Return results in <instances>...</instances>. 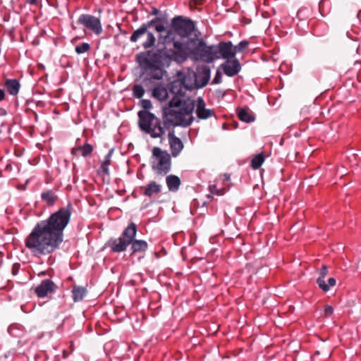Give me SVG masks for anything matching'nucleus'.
<instances>
[{
    "instance_id": "f257e3e1",
    "label": "nucleus",
    "mask_w": 361,
    "mask_h": 361,
    "mask_svg": "<svg viewBox=\"0 0 361 361\" xmlns=\"http://www.w3.org/2000/svg\"><path fill=\"white\" fill-rule=\"evenodd\" d=\"M72 210L73 206L68 203L35 225L24 240L25 248L33 257L39 258L49 255L60 248Z\"/></svg>"
},
{
    "instance_id": "f03ea898",
    "label": "nucleus",
    "mask_w": 361,
    "mask_h": 361,
    "mask_svg": "<svg viewBox=\"0 0 361 361\" xmlns=\"http://www.w3.org/2000/svg\"><path fill=\"white\" fill-rule=\"evenodd\" d=\"M167 51L168 59L178 63L184 62L189 57L206 63H212L216 59L214 45L207 46L203 39L199 38L197 33L191 39H188L186 44L176 42L174 49Z\"/></svg>"
},
{
    "instance_id": "7ed1b4c3",
    "label": "nucleus",
    "mask_w": 361,
    "mask_h": 361,
    "mask_svg": "<svg viewBox=\"0 0 361 361\" xmlns=\"http://www.w3.org/2000/svg\"><path fill=\"white\" fill-rule=\"evenodd\" d=\"M195 101L183 100L181 98H172L162 109V126L170 128L171 126L188 127L194 121L192 112Z\"/></svg>"
},
{
    "instance_id": "20e7f679",
    "label": "nucleus",
    "mask_w": 361,
    "mask_h": 361,
    "mask_svg": "<svg viewBox=\"0 0 361 361\" xmlns=\"http://www.w3.org/2000/svg\"><path fill=\"white\" fill-rule=\"evenodd\" d=\"M195 25L193 20L183 16H177L171 20L170 27L166 30V34L159 36V40L165 45L173 44L176 42L186 44L188 39L194 37Z\"/></svg>"
},
{
    "instance_id": "39448f33",
    "label": "nucleus",
    "mask_w": 361,
    "mask_h": 361,
    "mask_svg": "<svg viewBox=\"0 0 361 361\" xmlns=\"http://www.w3.org/2000/svg\"><path fill=\"white\" fill-rule=\"evenodd\" d=\"M140 106L144 109L138 112V125L142 131L149 134L152 138H161L165 134V129L161 126L159 118L147 110L152 108L149 99H142Z\"/></svg>"
},
{
    "instance_id": "423d86ee",
    "label": "nucleus",
    "mask_w": 361,
    "mask_h": 361,
    "mask_svg": "<svg viewBox=\"0 0 361 361\" xmlns=\"http://www.w3.org/2000/svg\"><path fill=\"white\" fill-rule=\"evenodd\" d=\"M169 50L166 49L165 52L161 51L158 54H154L150 58L145 59V76L142 80L145 87L152 86V80H159L163 78L165 71L161 59L163 55H166V57L168 58L169 52L167 51Z\"/></svg>"
},
{
    "instance_id": "0eeeda50",
    "label": "nucleus",
    "mask_w": 361,
    "mask_h": 361,
    "mask_svg": "<svg viewBox=\"0 0 361 361\" xmlns=\"http://www.w3.org/2000/svg\"><path fill=\"white\" fill-rule=\"evenodd\" d=\"M137 225L131 222L123 230L121 235L118 238H111L108 242V246L113 252H121L126 250L132 240L135 238L137 234Z\"/></svg>"
},
{
    "instance_id": "6e6552de",
    "label": "nucleus",
    "mask_w": 361,
    "mask_h": 361,
    "mask_svg": "<svg viewBox=\"0 0 361 361\" xmlns=\"http://www.w3.org/2000/svg\"><path fill=\"white\" fill-rule=\"evenodd\" d=\"M144 35H146V39L142 43V47L145 49L154 47L156 37L153 32L148 30V27L144 23L132 33L130 41L133 43L137 42Z\"/></svg>"
},
{
    "instance_id": "1a4fd4ad",
    "label": "nucleus",
    "mask_w": 361,
    "mask_h": 361,
    "mask_svg": "<svg viewBox=\"0 0 361 361\" xmlns=\"http://www.w3.org/2000/svg\"><path fill=\"white\" fill-rule=\"evenodd\" d=\"M77 23L78 24L82 25L97 35H100L102 32V26L99 18L94 16L82 14L79 16Z\"/></svg>"
},
{
    "instance_id": "9d476101",
    "label": "nucleus",
    "mask_w": 361,
    "mask_h": 361,
    "mask_svg": "<svg viewBox=\"0 0 361 361\" xmlns=\"http://www.w3.org/2000/svg\"><path fill=\"white\" fill-rule=\"evenodd\" d=\"M169 91L173 94V98H180L184 97L187 90H192L191 83L184 84V81L179 77L169 82L167 85Z\"/></svg>"
},
{
    "instance_id": "9b49d317",
    "label": "nucleus",
    "mask_w": 361,
    "mask_h": 361,
    "mask_svg": "<svg viewBox=\"0 0 361 361\" xmlns=\"http://www.w3.org/2000/svg\"><path fill=\"white\" fill-rule=\"evenodd\" d=\"M214 52L216 59L223 58L229 60L235 58V51L231 41L221 42L217 45H214Z\"/></svg>"
},
{
    "instance_id": "f8f14e48",
    "label": "nucleus",
    "mask_w": 361,
    "mask_h": 361,
    "mask_svg": "<svg viewBox=\"0 0 361 361\" xmlns=\"http://www.w3.org/2000/svg\"><path fill=\"white\" fill-rule=\"evenodd\" d=\"M195 113L197 118L200 120H206L215 116L214 110L206 108L205 102L201 97L197 99Z\"/></svg>"
},
{
    "instance_id": "ddd939ff",
    "label": "nucleus",
    "mask_w": 361,
    "mask_h": 361,
    "mask_svg": "<svg viewBox=\"0 0 361 361\" xmlns=\"http://www.w3.org/2000/svg\"><path fill=\"white\" fill-rule=\"evenodd\" d=\"M224 73L228 77L236 75L241 70V65L237 59L226 60L221 65Z\"/></svg>"
},
{
    "instance_id": "4468645a",
    "label": "nucleus",
    "mask_w": 361,
    "mask_h": 361,
    "mask_svg": "<svg viewBox=\"0 0 361 361\" xmlns=\"http://www.w3.org/2000/svg\"><path fill=\"white\" fill-rule=\"evenodd\" d=\"M56 289V284L50 279L43 280L35 289V293L39 298H44L49 294L54 293Z\"/></svg>"
},
{
    "instance_id": "2eb2a0df",
    "label": "nucleus",
    "mask_w": 361,
    "mask_h": 361,
    "mask_svg": "<svg viewBox=\"0 0 361 361\" xmlns=\"http://www.w3.org/2000/svg\"><path fill=\"white\" fill-rule=\"evenodd\" d=\"M209 79L210 68L208 66H203L197 73H195L197 89L206 86Z\"/></svg>"
},
{
    "instance_id": "dca6fc26",
    "label": "nucleus",
    "mask_w": 361,
    "mask_h": 361,
    "mask_svg": "<svg viewBox=\"0 0 361 361\" xmlns=\"http://www.w3.org/2000/svg\"><path fill=\"white\" fill-rule=\"evenodd\" d=\"M171 159H157L152 163V169L158 175H165L171 169Z\"/></svg>"
},
{
    "instance_id": "f3484780",
    "label": "nucleus",
    "mask_w": 361,
    "mask_h": 361,
    "mask_svg": "<svg viewBox=\"0 0 361 361\" xmlns=\"http://www.w3.org/2000/svg\"><path fill=\"white\" fill-rule=\"evenodd\" d=\"M169 143H170L172 155L173 157L178 156L183 147V144L182 141L180 140V139L176 137L173 135V133H169Z\"/></svg>"
},
{
    "instance_id": "a211bd4d",
    "label": "nucleus",
    "mask_w": 361,
    "mask_h": 361,
    "mask_svg": "<svg viewBox=\"0 0 361 361\" xmlns=\"http://www.w3.org/2000/svg\"><path fill=\"white\" fill-rule=\"evenodd\" d=\"M143 191V195L151 197L154 195H157L161 192L162 185L157 183L155 181H151L147 185L142 188Z\"/></svg>"
},
{
    "instance_id": "6ab92c4d",
    "label": "nucleus",
    "mask_w": 361,
    "mask_h": 361,
    "mask_svg": "<svg viewBox=\"0 0 361 361\" xmlns=\"http://www.w3.org/2000/svg\"><path fill=\"white\" fill-rule=\"evenodd\" d=\"M130 245V255H134L137 253H145L148 248L147 243L144 240H132Z\"/></svg>"
},
{
    "instance_id": "aec40b11",
    "label": "nucleus",
    "mask_w": 361,
    "mask_h": 361,
    "mask_svg": "<svg viewBox=\"0 0 361 361\" xmlns=\"http://www.w3.org/2000/svg\"><path fill=\"white\" fill-rule=\"evenodd\" d=\"M169 89L161 85L154 87L152 90V97L159 102H164L169 97Z\"/></svg>"
},
{
    "instance_id": "412c9836",
    "label": "nucleus",
    "mask_w": 361,
    "mask_h": 361,
    "mask_svg": "<svg viewBox=\"0 0 361 361\" xmlns=\"http://www.w3.org/2000/svg\"><path fill=\"white\" fill-rule=\"evenodd\" d=\"M93 147L90 144H85L82 146L75 147L72 150V154L75 157H88L91 154Z\"/></svg>"
},
{
    "instance_id": "4be33fe9",
    "label": "nucleus",
    "mask_w": 361,
    "mask_h": 361,
    "mask_svg": "<svg viewBox=\"0 0 361 361\" xmlns=\"http://www.w3.org/2000/svg\"><path fill=\"white\" fill-rule=\"evenodd\" d=\"M166 183L170 192H177L181 184L180 178L175 175H169L166 178Z\"/></svg>"
},
{
    "instance_id": "5701e85b",
    "label": "nucleus",
    "mask_w": 361,
    "mask_h": 361,
    "mask_svg": "<svg viewBox=\"0 0 361 361\" xmlns=\"http://www.w3.org/2000/svg\"><path fill=\"white\" fill-rule=\"evenodd\" d=\"M72 298L75 302H80L83 300L87 294V289L85 287L74 285L72 290Z\"/></svg>"
},
{
    "instance_id": "b1692460",
    "label": "nucleus",
    "mask_w": 361,
    "mask_h": 361,
    "mask_svg": "<svg viewBox=\"0 0 361 361\" xmlns=\"http://www.w3.org/2000/svg\"><path fill=\"white\" fill-rule=\"evenodd\" d=\"M177 77H179L180 80H183V81H184L185 85H187V83H191V85H192V90L197 89L195 72H188V73L185 74L181 71H178L177 73Z\"/></svg>"
},
{
    "instance_id": "393cba45",
    "label": "nucleus",
    "mask_w": 361,
    "mask_h": 361,
    "mask_svg": "<svg viewBox=\"0 0 361 361\" xmlns=\"http://www.w3.org/2000/svg\"><path fill=\"white\" fill-rule=\"evenodd\" d=\"M4 85L7 92L13 96L18 94L20 87V85L16 79H7L5 81Z\"/></svg>"
},
{
    "instance_id": "a878e982",
    "label": "nucleus",
    "mask_w": 361,
    "mask_h": 361,
    "mask_svg": "<svg viewBox=\"0 0 361 361\" xmlns=\"http://www.w3.org/2000/svg\"><path fill=\"white\" fill-rule=\"evenodd\" d=\"M238 116L242 121L250 123L255 120V116L247 107L240 108L238 110Z\"/></svg>"
},
{
    "instance_id": "bb28decb",
    "label": "nucleus",
    "mask_w": 361,
    "mask_h": 361,
    "mask_svg": "<svg viewBox=\"0 0 361 361\" xmlns=\"http://www.w3.org/2000/svg\"><path fill=\"white\" fill-rule=\"evenodd\" d=\"M41 198L48 206H53L58 200L57 195L52 190H48L41 194Z\"/></svg>"
},
{
    "instance_id": "cd10ccee",
    "label": "nucleus",
    "mask_w": 361,
    "mask_h": 361,
    "mask_svg": "<svg viewBox=\"0 0 361 361\" xmlns=\"http://www.w3.org/2000/svg\"><path fill=\"white\" fill-rule=\"evenodd\" d=\"M143 86H145L143 84H136L133 87L132 90L134 97L140 99L144 96L145 91Z\"/></svg>"
},
{
    "instance_id": "c85d7f7f",
    "label": "nucleus",
    "mask_w": 361,
    "mask_h": 361,
    "mask_svg": "<svg viewBox=\"0 0 361 361\" xmlns=\"http://www.w3.org/2000/svg\"><path fill=\"white\" fill-rule=\"evenodd\" d=\"M110 159H105L102 162L98 169V173L102 176H108L109 174V166L110 165Z\"/></svg>"
},
{
    "instance_id": "c756f323",
    "label": "nucleus",
    "mask_w": 361,
    "mask_h": 361,
    "mask_svg": "<svg viewBox=\"0 0 361 361\" xmlns=\"http://www.w3.org/2000/svg\"><path fill=\"white\" fill-rule=\"evenodd\" d=\"M209 190L212 194L223 195L226 192V189L225 187L219 188L217 184H211L209 185Z\"/></svg>"
},
{
    "instance_id": "7c9ffc66",
    "label": "nucleus",
    "mask_w": 361,
    "mask_h": 361,
    "mask_svg": "<svg viewBox=\"0 0 361 361\" xmlns=\"http://www.w3.org/2000/svg\"><path fill=\"white\" fill-rule=\"evenodd\" d=\"M90 49V45L89 43L83 42L78 46L75 47V52L78 54H82L87 51H88Z\"/></svg>"
},
{
    "instance_id": "2f4dec72",
    "label": "nucleus",
    "mask_w": 361,
    "mask_h": 361,
    "mask_svg": "<svg viewBox=\"0 0 361 361\" xmlns=\"http://www.w3.org/2000/svg\"><path fill=\"white\" fill-rule=\"evenodd\" d=\"M310 11L307 8H302L300 9L297 13V18L300 20H306L309 18V13Z\"/></svg>"
},
{
    "instance_id": "473e14b6",
    "label": "nucleus",
    "mask_w": 361,
    "mask_h": 361,
    "mask_svg": "<svg viewBox=\"0 0 361 361\" xmlns=\"http://www.w3.org/2000/svg\"><path fill=\"white\" fill-rule=\"evenodd\" d=\"M248 42L246 40L241 41L238 44L233 47V51H235V55L237 52H241L248 47Z\"/></svg>"
},
{
    "instance_id": "72a5a7b5",
    "label": "nucleus",
    "mask_w": 361,
    "mask_h": 361,
    "mask_svg": "<svg viewBox=\"0 0 361 361\" xmlns=\"http://www.w3.org/2000/svg\"><path fill=\"white\" fill-rule=\"evenodd\" d=\"M325 278L324 277H318L317 279V283L319 286V287L324 292H327L329 290V286H327V284L325 282L324 280Z\"/></svg>"
},
{
    "instance_id": "f704fd0d",
    "label": "nucleus",
    "mask_w": 361,
    "mask_h": 361,
    "mask_svg": "<svg viewBox=\"0 0 361 361\" xmlns=\"http://www.w3.org/2000/svg\"><path fill=\"white\" fill-rule=\"evenodd\" d=\"M162 22V19L161 18H159V17H156L154 18H153L152 20L144 23L147 27L148 29L150 28V27H152L154 26H155L157 24H161Z\"/></svg>"
},
{
    "instance_id": "c9c22d12",
    "label": "nucleus",
    "mask_w": 361,
    "mask_h": 361,
    "mask_svg": "<svg viewBox=\"0 0 361 361\" xmlns=\"http://www.w3.org/2000/svg\"><path fill=\"white\" fill-rule=\"evenodd\" d=\"M163 154L162 150L158 147H154L152 149V154L155 158H166Z\"/></svg>"
},
{
    "instance_id": "e433bc0d",
    "label": "nucleus",
    "mask_w": 361,
    "mask_h": 361,
    "mask_svg": "<svg viewBox=\"0 0 361 361\" xmlns=\"http://www.w3.org/2000/svg\"><path fill=\"white\" fill-rule=\"evenodd\" d=\"M264 159H252L251 166L253 169H259L263 164Z\"/></svg>"
},
{
    "instance_id": "4c0bfd02",
    "label": "nucleus",
    "mask_w": 361,
    "mask_h": 361,
    "mask_svg": "<svg viewBox=\"0 0 361 361\" xmlns=\"http://www.w3.org/2000/svg\"><path fill=\"white\" fill-rule=\"evenodd\" d=\"M154 27V29L155 30L159 33V36L160 35H162L161 33L163 32H166V30L168 29L166 28L165 25L162 23L161 24H157Z\"/></svg>"
},
{
    "instance_id": "58836bf2",
    "label": "nucleus",
    "mask_w": 361,
    "mask_h": 361,
    "mask_svg": "<svg viewBox=\"0 0 361 361\" xmlns=\"http://www.w3.org/2000/svg\"><path fill=\"white\" fill-rule=\"evenodd\" d=\"M222 75L219 71H217L212 80V84H219L221 82Z\"/></svg>"
},
{
    "instance_id": "ea45409f",
    "label": "nucleus",
    "mask_w": 361,
    "mask_h": 361,
    "mask_svg": "<svg viewBox=\"0 0 361 361\" xmlns=\"http://www.w3.org/2000/svg\"><path fill=\"white\" fill-rule=\"evenodd\" d=\"M324 314L325 317L331 316L334 312V308L331 305H326L324 308Z\"/></svg>"
},
{
    "instance_id": "a19ab883",
    "label": "nucleus",
    "mask_w": 361,
    "mask_h": 361,
    "mask_svg": "<svg viewBox=\"0 0 361 361\" xmlns=\"http://www.w3.org/2000/svg\"><path fill=\"white\" fill-rule=\"evenodd\" d=\"M230 177L231 175L229 173H224L223 175H221L217 181H219V180H221L224 183H225L230 180Z\"/></svg>"
},
{
    "instance_id": "79ce46f5",
    "label": "nucleus",
    "mask_w": 361,
    "mask_h": 361,
    "mask_svg": "<svg viewBox=\"0 0 361 361\" xmlns=\"http://www.w3.org/2000/svg\"><path fill=\"white\" fill-rule=\"evenodd\" d=\"M327 273H328L327 267L325 265H323L322 268L319 271L320 276L319 277H324V278H325V276H326Z\"/></svg>"
},
{
    "instance_id": "37998d69",
    "label": "nucleus",
    "mask_w": 361,
    "mask_h": 361,
    "mask_svg": "<svg viewBox=\"0 0 361 361\" xmlns=\"http://www.w3.org/2000/svg\"><path fill=\"white\" fill-rule=\"evenodd\" d=\"M336 285V279L334 278H329L328 279V284L327 286H329L330 287H333Z\"/></svg>"
},
{
    "instance_id": "c03bdc74",
    "label": "nucleus",
    "mask_w": 361,
    "mask_h": 361,
    "mask_svg": "<svg viewBox=\"0 0 361 361\" xmlns=\"http://www.w3.org/2000/svg\"><path fill=\"white\" fill-rule=\"evenodd\" d=\"M159 13H160V11H159V9H157L155 7H153L152 10V12H151V15L157 16Z\"/></svg>"
},
{
    "instance_id": "a18cd8bd",
    "label": "nucleus",
    "mask_w": 361,
    "mask_h": 361,
    "mask_svg": "<svg viewBox=\"0 0 361 361\" xmlns=\"http://www.w3.org/2000/svg\"><path fill=\"white\" fill-rule=\"evenodd\" d=\"M5 99V92L4 90L0 89V102Z\"/></svg>"
},
{
    "instance_id": "49530a36",
    "label": "nucleus",
    "mask_w": 361,
    "mask_h": 361,
    "mask_svg": "<svg viewBox=\"0 0 361 361\" xmlns=\"http://www.w3.org/2000/svg\"><path fill=\"white\" fill-rule=\"evenodd\" d=\"M203 0H190V3H193L195 5L202 4Z\"/></svg>"
},
{
    "instance_id": "de8ad7c7",
    "label": "nucleus",
    "mask_w": 361,
    "mask_h": 361,
    "mask_svg": "<svg viewBox=\"0 0 361 361\" xmlns=\"http://www.w3.org/2000/svg\"><path fill=\"white\" fill-rule=\"evenodd\" d=\"M252 158H265V157H264V154L262 152H261V153L255 154Z\"/></svg>"
},
{
    "instance_id": "09e8293b",
    "label": "nucleus",
    "mask_w": 361,
    "mask_h": 361,
    "mask_svg": "<svg viewBox=\"0 0 361 361\" xmlns=\"http://www.w3.org/2000/svg\"><path fill=\"white\" fill-rule=\"evenodd\" d=\"M113 152H114V149H111V150H109V153L105 157V158H106V159L110 158L111 157L112 154H113Z\"/></svg>"
},
{
    "instance_id": "8fccbe9b",
    "label": "nucleus",
    "mask_w": 361,
    "mask_h": 361,
    "mask_svg": "<svg viewBox=\"0 0 361 361\" xmlns=\"http://www.w3.org/2000/svg\"><path fill=\"white\" fill-rule=\"evenodd\" d=\"M27 2L30 4H35L37 3V0H27Z\"/></svg>"
},
{
    "instance_id": "3c124183",
    "label": "nucleus",
    "mask_w": 361,
    "mask_h": 361,
    "mask_svg": "<svg viewBox=\"0 0 361 361\" xmlns=\"http://www.w3.org/2000/svg\"><path fill=\"white\" fill-rule=\"evenodd\" d=\"M6 114V112L4 109H0V114L1 115H4Z\"/></svg>"
},
{
    "instance_id": "603ef678",
    "label": "nucleus",
    "mask_w": 361,
    "mask_h": 361,
    "mask_svg": "<svg viewBox=\"0 0 361 361\" xmlns=\"http://www.w3.org/2000/svg\"><path fill=\"white\" fill-rule=\"evenodd\" d=\"M36 159H30L29 160V162L30 164H35L36 163L35 162Z\"/></svg>"
},
{
    "instance_id": "864d4df0",
    "label": "nucleus",
    "mask_w": 361,
    "mask_h": 361,
    "mask_svg": "<svg viewBox=\"0 0 361 361\" xmlns=\"http://www.w3.org/2000/svg\"><path fill=\"white\" fill-rule=\"evenodd\" d=\"M359 164H360V166H361V162Z\"/></svg>"
}]
</instances>
